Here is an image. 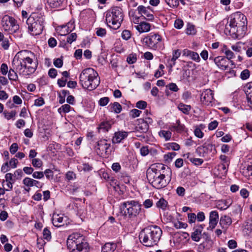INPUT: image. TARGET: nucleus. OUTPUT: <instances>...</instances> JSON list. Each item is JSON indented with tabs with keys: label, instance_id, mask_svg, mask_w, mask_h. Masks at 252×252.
I'll return each mask as SVG.
<instances>
[{
	"label": "nucleus",
	"instance_id": "42",
	"mask_svg": "<svg viewBox=\"0 0 252 252\" xmlns=\"http://www.w3.org/2000/svg\"><path fill=\"white\" fill-rule=\"evenodd\" d=\"M43 238L47 241H49L51 238V232L47 228H45L43 231Z\"/></svg>",
	"mask_w": 252,
	"mask_h": 252
},
{
	"label": "nucleus",
	"instance_id": "46",
	"mask_svg": "<svg viewBox=\"0 0 252 252\" xmlns=\"http://www.w3.org/2000/svg\"><path fill=\"white\" fill-rule=\"evenodd\" d=\"M16 112L15 111H11L10 112H4V117L8 120L13 118L15 116Z\"/></svg>",
	"mask_w": 252,
	"mask_h": 252
},
{
	"label": "nucleus",
	"instance_id": "41",
	"mask_svg": "<svg viewBox=\"0 0 252 252\" xmlns=\"http://www.w3.org/2000/svg\"><path fill=\"white\" fill-rule=\"evenodd\" d=\"M95 33L98 36L103 37L106 34V31L104 28H97L96 29Z\"/></svg>",
	"mask_w": 252,
	"mask_h": 252
},
{
	"label": "nucleus",
	"instance_id": "40",
	"mask_svg": "<svg viewBox=\"0 0 252 252\" xmlns=\"http://www.w3.org/2000/svg\"><path fill=\"white\" fill-rule=\"evenodd\" d=\"M137 61V56L135 54H130L127 58L126 61L129 64H133Z\"/></svg>",
	"mask_w": 252,
	"mask_h": 252
},
{
	"label": "nucleus",
	"instance_id": "33",
	"mask_svg": "<svg viewBox=\"0 0 252 252\" xmlns=\"http://www.w3.org/2000/svg\"><path fill=\"white\" fill-rule=\"evenodd\" d=\"M178 109L185 114H189L191 109L190 105L180 103L178 106Z\"/></svg>",
	"mask_w": 252,
	"mask_h": 252
},
{
	"label": "nucleus",
	"instance_id": "39",
	"mask_svg": "<svg viewBox=\"0 0 252 252\" xmlns=\"http://www.w3.org/2000/svg\"><path fill=\"white\" fill-rule=\"evenodd\" d=\"M181 55V52L179 50H176L173 51L172 57L171 61L173 62V64H175V61L179 58Z\"/></svg>",
	"mask_w": 252,
	"mask_h": 252
},
{
	"label": "nucleus",
	"instance_id": "25",
	"mask_svg": "<svg viewBox=\"0 0 252 252\" xmlns=\"http://www.w3.org/2000/svg\"><path fill=\"white\" fill-rule=\"evenodd\" d=\"M116 249V245L112 243H106L101 249V252H114Z\"/></svg>",
	"mask_w": 252,
	"mask_h": 252
},
{
	"label": "nucleus",
	"instance_id": "14",
	"mask_svg": "<svg viewBox=\"0 0 252 252\" xmlns=\"http://www.w3.org/2000/svg\"><path fill=\"white\" fill-rule=\"evenodd\" d=\"M137 10L138 13L141 15V17H143L148 20L152 21L154 18V12L151 9L150 6L145 7L140 5L137 7Z\"/></svg>",
	"mask_w": 252,
	"mask_h": 252
},
{
	"label": "nucleus",
	"instance_id": "19",
	"mask_svg": "<svg viewBox=\"0 0 252 252\" xmlns=\"http://www.w3.org/2000/svg\"><path fill=\"white\" fill-rule=\"evenodd\" d=\"M232 222V219L229 216L224 215L220 217L219 224L224 231L225 232L231 224Z\"/></svg>",
	"mask_w": 252,
	"mask_h": 252
},
{
	"label": "nucleus",
	"instance_id": "37",
	"mask_svg": "<svg viewBox=\"0 0 252 252\" xmlns=\"http://www.w3.org/2000/svg\"><path fill=\"white\" fill-rule=\"evenodd\" d=\"M167 4L170 7L174 8L177 7L179 4L178 0H164Z\"/></svg>",
	"mask_w": 252,
	"mask_h": 252
},
{
	"label": "nucleus",
	"instance_id": "17",
	"mask_svg": "<svg viewBox=\"0 0 252 252\" xmlns=\"http://www.w3.org/2000/svg\"><path fill=\"white\" fill-rule=\"evenodd\" d=\"M219 217V214L217 211H213L210 213L209 226L207 228L208 230H209L210 228L211 230L215 228L218 223Z\"/></svg>",
	"mask_w": 252,
	"mask_h": 252
},
{
	"label": "nucleus",
	"instance_id": "64",
	"mask_svg": "<svg viewBox=\"0 0 252 252\" xmlns=\"http://www.w3.org/2000/svg\"><path fill=\"white\" fill-rule=\"evenodd\" d=\"M18 150V146L16 143H13L9 149L10 152L12 154H14Z\"/></svg>",
	"mask_w": 252,
	"mask_h": 252
},
{
	"label": "nucleus",
	"instance_id": "43",
	"mask_svg": "<svg viewBox=\"0 0 252 252\" xmlns=\"http://www.w3.org/2000/svg\"><path fill=\"white\" fill-rule=\"evenodd\" d=\"M167 202L163 199H160L157 203V206L158 208L164 209L167 206Z\"/></svg>",
	"mask_w": 252,
	"mask_h": 252
},
{
	"label": "nucleus",
	"instance_id": "4",
	"mask_svg": "<svg viewBox=\"0 0 252 252\" xmlns=\"http://www.w3.org/2000/svg\"><path fill=\"white\" fill-rule=\"evenodd\" d=\"M79 83L83 88L92 91L98 86L100 84V78L97 72L93 68H87L80 73Z\"/></svg>",
	"mask_w": 252,
	"mask_h": 252
},
{
	"label": "nucleus",
	"instance_id": "3",
	"mask_svg": "<svg viewBox=\"0 0 252 252\" xmlns=\"http://www.w3.org/2000/svg\"><path fill=\"white\" fill-rule=\"evenodd\" d=\"M162 231L157 225L149 226L143 229L140 233V242L146 247H153L158 243Z\"/></svg>",
	"mask_w": 252,
	"mask_h": 252
},
{
	"label": "nucleus",
	"instance_id": "44",
	"mask_svg": "<svg viewBox=\"0 0 252 252\" xmlns=\"http://www.w3.org/2000/svg\"><path fill=\"white\" fill-rule=\"evenodd\" d=\"M77 38V34L76 33H72L67 36L66 42L69 44H71L73 41H75Z\"/></svg>",
	"mask_w": 252,
	"mask_h": 252
},
{
	"label": "nucleus",
	"instance_id": "32",
	"mask_svg": "<svg viewBox=\"0 0 252 252\" xmlns=\"http://www.w3.org/2000/svg\"><path fill=\"white\" fill-rule=\"evenodd\" d=\"M172 128L178 132H181L185 130V126L182 125L180 121L178 120L176 121V124L172 126Z\"/></svg>",
	"mask_w": 252,
	"mask_h": 252
},
{
	"label": "nucleus",
	"instance_id": "61",
	"mask_svg": "<svg viewBox=\"0 0 252 252\" xmlns=\"http://www.w3.org/2000/svg\"><path fill=\"white\" fill-rule=\"evenodd\" d=\"M228 247L230 249H234L237 248V242L234 240H230L228 241L227 244Z\"/></svg>",
	"mask_w": 252,
	"mask_h": 252
},
{
	"label": "nucleus",
	"instance_id": "62",
	"mask_svg": "<svg viewBox=\"0 0 252 252\" xmlns=\"http://www.w3.org/2000/svg\"><path fill=\"white\" fill-rule=\"evenodd\" d=\"M53 63L56 67L60 68L63 66V61L61 59L57 58L54 60Z\"/></svg>",
	"mask_w": 252,
	"mask_h": 252
},
{
	"label": "nucleus",
	"instance_id": "49",
	"mask_svg": "<svg viewBox=\"0 0 252 252\" xmlns=\"http://www.w3.org/2000/svg\"><path fill=\"white\" fill-rule=\"evenodd\" d=\"M189 160L191 162H192V163L196 165H200L203 162V159L198 158H189Z\"/></svg>",
	"mask_w": 252,
	"mask_h": 252
},
{
	"label": "nucleus",
	"instance_id": "20",
	"mask_svg": "<svg viewBox=\"0 0 252 252\" xmlns=\"http://www.w3.org/2000/svg\"><path fill=\"white\" fill-rule=\"evenodd\" d=\"M23 183L27 187L35 186L38 188H41L43 186V184L40 182L29 177H26L23 180Z\"/></svg>",
	"mask_w": 252,
	"mask_h": 252
},
{
	"label": "nucleus",
	"instance_id": "6",
	"mask_svg": "<svg viewBox=\"0 0 252 252\" xmlns=\"http://www.w3.org/2000/svg\"><path fill=\"white\" fill-rule=\"evenodd\" d=\"M124 19L122 9L118 6L112 7L106 14V21L108 27L114 30L118 29Z\"/></svg>",
	"mask_w": 252,
	"mask_h": 252
},
{
	"label": "nucleus",
	"instance_id": "53",
	"mask_svg": "<svg viewBox=\"0 0 252 252\" xmlns=\"http://www.w3.org/2000/svg\"><path fill=\"white\" fill-rule=\"evenodd\" d=\"M166 87L168 88L170 91L174 92H177L179 90L178 86L174 83H169Z\"/></svg>",
	"mask_w": 252,
	"mask_h": 252
},
{
	"label": "nucleus",
	"instance_id": "2",
	"mask_svg": "<svg viewBox=\"0 0 252 252\" xmlns=\"http://www.w3.org/2000/svg\"><path fill=\"white\" fill-rule=\"evenodd\" d=\"M247 30V20L244 14L238 11L231 14L227 19L224 32L233 38L241 39Z\"/></svg>",
	"mask_w": 252,
	"mask_h": 252
},
{
	"label": "nucleus",
	"instance_id": "59",
	"mask_svg": "<svg viewBox=\"0 0 252 252\" xmlns=\"http://www.w3.org/2000/svg\"><path fill=\"white\" fill-rule=\"evenodd\" d=\"M18 163V161L17 159L12 158L10 160L8 164L10 168H15L17 167Z\"/></svg>",
	"mask_w": 252,
	"mask_h": 252
},
{
	"label": "nucleus",
	"instance_id": "50",
	"mask_svg": "<svg viewBox=\"0 0 252 252\" xmlns=\"http://www.w3.org/2000/svg\"><path fill=\"white\" fill-rule=\"evenodd\" d=\"M44 103L45 101L44 99L42 97H39L34 100V105L36 106L40 107L44 105Z\"/></svg>",
	"mask_w": 252,
	"mask_h": 252
},
{
	"label": "nucleus",
	"instance_id": "27",
	"mask_svg": "<svg viewBox=\"0 0 252 252\" xmlns=\"http://www.w3.org/2000/svg\"><path fill=\"white\" fill-rule=\"evenodd\" d=\"M63 1L64 0H47L48 5L54 8L61 7Z\"/></svg>",
	"mask_w": 252,
	"mask_h": 252
},
{
	"label": "nucleus",
	"instance_id": "35",
	"mask_svg": "<svg viewBox=\"0 0 252 252\" xmlns=\"http://www.w3.org/2000/svg\"><path fill=\"white\" fill-rule=\"evenodd\" d=\"M186 33L189 35H193L196 33V30L194 26L191 24H188L186 29Z\"/></svg>",
	"mask_w": 252,
	"mask_h": 252
},
{
	"label": "nucleus",
	"instance_id": "9",
	"mask_svg": "<svg viewBox=\"0 0 252 252\" xmlns=\"http://www.w3.org/2000/svg\"><path fill=\"white\" fill-rule=\"evenodd\" d=\"M1 24L3 30L12 34L15 38H21L22 37L23 34L19 26L14 18L5 15L1 19Z\"/></svg>",
	"mask_w": 252,
	"mask_h": 252
},
{
	"label": "nucleus",
	"instance_id": "51",
	"mask_svg": "<svg viewBox=\"0 0 252 252\" xmlns=\"http://www.w3.org/2000/svg\"><path fill=\"white\" fill-rule=\"evenodd\" d=\"M241 78L242 80H246L250 77V71L248 69H245L241 73Z\"/></svg>",
	"mask_w": 252,
	"mask_h": 252
},
{
	"label": "nucleus",
	"instance_id": "22",
	"mask_svg": "<svg viewBox=\"0 0 252 252\" xmlns=\"http://www.w3.org/2000/svg\"><path fill=\"white\" fill-rule=\"evenodd\" d=\"M127 136V132L126 131L116 132L112 138V142L113 143H119Z\"/></svg>",
	"mask_w": 252,
	"mask_h": 252
},
{
	"label": "nucleus",
	"instance_id": "52",
	"mask_svg": "<svg viewBox=\"0 0 252 252\" xmlns=\"http://www.w3.org/2000/svg\"><path fill=\"white\" fill-rule=\"evenodd\" d=\"M218 122L216 120H214L211 123H210L208 125V129L210 130H214L217 128L218 126Z\"/></svg>",
	"mask_w": 252,
	"mask_h": 252
},
{
	"label": "nucleus",
	"instance_id": "38",
	"mask_svg": "<svg viewBox=\"0 0 252 252\" xmlns=\"http://www.w3.org/2000/svg\"><path fill=\"white\" fill-rule=\"evenodd\" d=\"M173 224L174 226L177 229L186 228L188 226L187 223L178 220L174 221Z\"/></svg>",
	"mask_w": 252,
	"mask_h": 252
},
{
	"label": "nucleus",
	"instance_id": "18",
	"mask_svg": "<svg viewBox=\"0 0 252 252\" xmlns=\"http://www.w3.org/2000/svg\"><path fill=\"white\" fill-rule=\"evenodd\" d=\"M183 56L188 57L196 63H199L200 61V57L197 53L192 51L188 49L183 50Z\"/></svg>",
	"mask_w": 252,
	"mask_h": 252
},
{
	"label": "nucleus",
	"instance_id": "24",
	"mask_svg": "<svg viewBox=\"0 0 252 252\" xmlns=\"http://www.w3.org/2000/svg\"><path fill=\"white\" fill-rule=\"evenodd\" d=\"M135 28L140 33L146 32L150 31L151 25L147 22H140L139 24L135 26Z\"/></svg>",
	"mask_w": 252,
	"mask_h": 252
},
{
	"label": "nucleus",
	"instance_id": "34",
	"mask_svg": "<svg viewBox=\"0 0 252 252\" xmlns=\"http://www.w3.org/2000/svg\"><path fill=\"white\" fill-rule=\"evenodd\" d=\"M111 108L113 109V111L117 114L120 113L122 110L121 105L119 103L117 102H115L112 104Z\"/></svg>",
	"mask_w": 252,
	"mask_h": 252
},
{
	"label": "nucleus",
	"instance_id": "10",
	"mask_svg": "<svg viewBox=\"0 0 252 252\" xmlns=\"http://www.w3.org/2000/svg\"><path fill=\"white\" fill-rule=\"evenodd\" d=\"M121 209L125 216L133 218L136 217L140 212L141 205L138 201L129 200L125 201L121 204Z\"/></svg>",
	"mask_w": 252,
	"mask_h": 252
},
{
	"label": "nucleus",
	"instance_id": "26",
	"mask_svg": "<svg viewBox=\"0 0 252 252\" xmlns=\"http://www.w3.org/2000/svg\"><path fill=\"white\" fill-rule=\"evenodd\" d=\"M230 204L229 201L226 200H219L217 203V207L220 210H224L230 206Z\"/></svg>",
	"mask_w": 252,
	"mask_h": 252
},
{
	"label": "nucleus",
	"instance_id": "30",
	"mask_svg": "<svg viewBox=\"0 0 252 252\" xmlns=\"http://www.w3.org/2000/svg\"><path fill=\"white\" fill-rule=\"evenodd\" d=\"M63 218L59 216L58 215L54 216L52 219L53 224L57 227L61 226L63 225Z\"/></svg>",
	"mask_w": 252,
	"mask_h": 252
},
{
	"label": "nucleus",
	"instance_id": "28",
	"mask_svg": "<svg viewBox=\"0 0 252 252\" xmlns=\"http://www.w3.org/2000/svg\"><path fill=\"white\" fill-rule=\"evenodd\" d=\"M74 29V22L71 20L68 22L65 25H63L62 27V31L66 32L67 33L71 32Z\"/></svg>",
	"mask_w": 252,
	"mask_h": 252
},
{
	"label": "nucleus",
	"instance_id": "29",
	"mask_svg": "<svg viewBox=\"0 0 252 252\" xmlns=\"http://www.w3.org/2000/svg\"><path fill=\"white\" fill-rule=\"evenodd\" d=\"M111 125L108 122H101L99 127H98V130L99 132H107L111 128Z\"/></svg>",
	"mask_w": 252,
	"mask_h": 252
},
{
	"label": "nucleus",
	"instance_id": "7",
	"mask_svg": "<svg viewBox=\"0 0 252 252\" xmlns=\"http://www.w3.org/2000/svg\"><path fill=\"white\" fill-rule=\"evenodd\" d=\"M45 18L40 14L33 13L27 20L28 31L32 35H37L41 33Z\"/></svg>",
	"mask_w": 252,
	"mask_h": 252
},
{
	"label": "nucleus",
	"instance_id": "48",
	"mask_svg": "<svg viewBox=\"0 0 252 252\" xmlns=\"http://www.w3.org/2000/svg\"><path fill=\"white\" fill-rule=\"evenodd\" d=\"M189 234L187 232L178 233L176 234V237L181 238V239H183V240H184L185 239L189 240Z\"/></svg>",
	"mask_w": 252,
	"mask_h": 252
},
{
	"label": "nucleus",
	"instance_id": "15",
	"mask_svg": "<svg viewBox=\"0 0 252 252\" xmlns=\"http://www.w3.org/2000/svg\"><path fill=\"white\" fill-rule=\"evenodd\" d=\"M213 98V93L210 89L204 91L200 96L201 102L205 105H209L212 102Z\"/></svg>",
	"mask_w": 252,
	"mask_h": 252
},
{
	"label": "nucleus",
	"instance_id": "36",
	"mask_svg": "<svg viewBox=\"0 0 252 252\" xmlns=\"http://www.w3.org/2000/svg\"><path fill=\"white\" fill-rule=\"evenodd\" d=\"M229 165V163L227 162H221V164L219 165V167L221 168L223 170V172L221 173L223 176H225L226 175Z\"/></svg>",
	"mask_w": 252,
	"mask_h": 252
},
{
	"label": "nucleus",
	"instance_id": "60",
	"mask_svg": "<svg viewBox=\"0 0 252 252\" xmlns=\"http://www.w3.org/2000/svg\"><path fill=\"white\" fill-rule=\"evenodd\" d=\"M43 173L48 179L51 180L53 178V172L51 170L47 169Z\"/></svg>",
	"mask_w": 252,
	"mask_h": 252
},
{
	"label": "nucleus",
	"instance_id": "11",
	"mask_svg": "<svg viewBox=\"0 0 252 252\" xmlns=\"http://www.w3.org/2000/svg\"><path fill=\"white\" fill-rule=\"evenodd\" d=\"M162 40L161 36L158 33H151L143 39V43L150 49H158L159 43Z\"/></svg>",
	"mask_w": 252,
	"mask_h": 252
},
{
	"label": "nucleus",
	"instance_id": "1",
	"mask_svg": "<svg viewBox=\"0 0 252 252\" xmlns=\"http://www.w3.org/2000/svg\"><path fill=\"white\" fill-rule=\"evenodd\" d=\"M34 54L28 50H22L18 52L12 61V68H10L8 74L10 80L18 79L17 73L24 76H28L36 70L37 63L33 59Z\"/></svg>",
	"mask_w": 252,
	"mask_h": 252
},
{
	"label": "nucleus",
	"instance_id": "16",
	"mask_svg": "<svg viewBox=\"0 0 252 252\" xmlns=\"http://www.w3.org/2000/svg\"><path fill=\"white\" fill-rule=\"evenodd\" d=\"M204 229V226L202 224L196 225L192 229V232L191 233L190 237L192 241L194 242H199L202 237V232Z\"/></svg>",
	"mask_w": 252,
	"mask_h": 252
},
{
	"label": "nucleus",
	"instance_id": "5",
	"mask_svg": "<svg viewBox=\"0 0 252 252\" xmlns=\"http://www.w3.org/2000/svg\"><path fill=\"white\" fill-rule=\"evenodd\" d=\"M67 248L70 252H89L88 244L84 240L82 235L79 233L70 235L66 241Z\"/></svg>",
	"mask_w": 252,
	"mask_h": 252
},
{
	"label": "nucleus",
	"instance_id": "57",
	"mask_svg": "<svg viewBox=\"0 0 252 252\" xmlns=\"http://www.w3.org/2000/svg\"><path fill=\"white\" fill-rule=\"evenodd\" d=\"M194 135L199 138H202L204 136L203 132L201 131L200 128L196 127L194 131Z\"/></svg>",
	"mask_w": 252,
	"mask_h": 252
},
{
	"label": "nucleus",
	"instance_id": "47",
	"mask_svg": "<svg viewBox=\"0 0 252 252\" xmlns=\"http://www.w3.org/2000/svg\"><path fill=\"white\" fill-rule=\"evenodd\" d=\"M32 164L35 167L39 168L42 165V161L39 158H33L32 160Z\"/></svg>",
	"mask_w": 252,
	"mask_h": 252
},
{
	"label": "nucleus",
	"instance_id": "23",
	"mask_svg": "<svg viewBox=\"0 0 252 252\" xmlns=\"http://www.w3.org/2000/svg\"><path fill=\"white\" fill-rule=\"evenodd\" d=\"M138 123L136 126V130L141 132L146 133L149 129L148 123L141 119L138 120Z\"/></svg>",
	"mask_w": 252,
	"mask_h": 252
},
{
	"label": "nucleus",
	"instance_id": "45",
	"mask_svg": "<svg viewBox=\"0 0 252 252\" xmlns=\"http://www.w3.org/2000/svg\"><path fill=\"white\" fill-rule=\"evenodd\" d=\"M131 36L130 32L129 30H124L122 33V37L125 40H128Z\"/></svg>",
	"mask_w": 252,
	"mask_h": 252
},
{
	"label": "nucleus",
	"instance_id": "13",
	"mask_svg": "<svg viewBox=\"0 0 252 252\" xmlns=\"http://www.w3.org/2000/svg\"><path fill=\"white\" fill-rule=\"evenodd\" d=\"M209 59L210 60L213 61L220 69L222 70L227 69L229 62L227 60L225 57L223 56H218L215 58L210 57Z\"/></svg>",
	"mask_w": 252,
	"mask_h": 252
},
{
	"label": "nucleus",
	"instance_id": "12",
	"mask_svg": "<svg viewBox=\"0 0 252 252\" xmlns=\"http://www.w3.org/2000/svg\"><path fill=\"white\" fill-rule=\"evenodd\" d=\"M111 144L105 139L98 141L94 146V150L97 155L101 157L109 156L111 153Z\"/></svg>",
	"mask_w": 252,
	"mask_h": 252
},
{
	"label": "nucleus",
	"instance_id": "54",
	"mask_svg": "<svg viewBox=\"0 0 252 252\" xmlns=\"http://www.w3.org/2000/svg\"><path fill=\"white\" fill-rule=\"evenodd\" d=\"M109 101V98L108 97L101 98L99 100V104L101 106L106 105Z\"/></svg>",
	"mask_w": 252,
	"mask_h": 252
},
{
	"label": "nucleus",
	"instance_id": "56",
	"mask_svg": "<svg viewBox=\"0 0 252 252\" xmlns=\"http://www.w3.org/2000/svg\"><path fill=\"white\" fill-rule=\"evenodd\" d=\"M224 54L226 56L225 58L227 59V60H231L234 57V54L233 52L230 49L227 51H225Z\"/></svg>",
	"mask_w": 252,
	"mask_h": 252
},
{
	"label": "nucleus",
	"instance_id": "21",
	"mask_svg": "<svg viewBox=\"0 0 252 252\" xmlns=\"http://www.w3.org/2000/svg\"><path fill=\"white\" fill-rule=\"evenodd\" d=\"M245 88L248 105L252 109V82L248 83Z\"/></svg>",
	"mask_w": 252,
	"mask_h": 252
},
{
	"label": "nucleus",
	"instance_id": "8",
	"mask_svg": "<svg viewBox=\"0 0 252 252\" xmlns=\"http://www.w3.org/2000/svg\"><path fill=\"white\" fill-rule=\"evenodd\" d=\"M147 177L153 187L157 189L163 188L168 184L165 179V174L153 166L148 169Z\"/></svg>",
	"mask_w": 252,
	"mask_h": 252
},
{
	"label": "nucleus",
	"instance_id": "31",
	"mask_svg": "<svg viewBox=\"0 0 252 252\" xmlns=\"http://www.w3.org/2000/svg\"><path fill=\"white\" fill-rule=\"evenodd\" d=\"M158 135L161 138H163L166 141L170 139L172 133L170 131L162 130L158 132Z\"/></svg>",
	"mask_w": 252,
	"mask_h": 252
},
{
	"label": "nucleus",
	"instance_id": "58",
	"mask_svg": "<svg viewBox=\"0 0 252 252\" xmlns=\"http://www.w3.org/2000/svg\"><path fill=\"white\" fill-rule=\"evenodd\" d=\"M147 102L145 101L140 100L136 103V107L139 109H145L147 106Z\"/></svg>",
	"mask_w": 252,
	"mask_h": 252
},
{
	"label": "nucleus",
	"instance_id": "55",
	"mask_svg": "<svg viewBox=\"0 0 252 252\" xmlns=\"http://www.w3.org/2000/svg\"><path fill=\"white\" fill-rule=\"evenodd\" d=\"M32 176L34 179H40L44 177V174L43 172L35 171L33 172Z\"/></svg>",
	"mask_w": 252,
	"mask_h": 252
},
{
	"label": "nucleus",
	"instance_id": "63",
	"mask_svg": "<svg viewBox=\"0 0 252 252\" xmlns=\"http://www.w3.org/2000/svg\"><path fill=\"white\" fill-rule=\"evenodd\" d=\"M184 25L183 21L181 19H177L174 22V26L176 29H181Z\"/></svg>",
	"mask_w": 252,
	"mask_h": 252
}]
</instances>
